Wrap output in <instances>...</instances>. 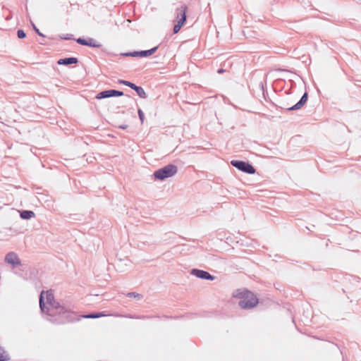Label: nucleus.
I'll return each instance as SVG.
<instances>
[{"instance_id": "nucleus-1", "label": "nucleus", "mask_w": 361, "mask_h": 361, "mask_svg": "<svg viewBox=\"0 0 361 361\" xmlns=\"http://www.w3.org/2000/svg\"><path fill=\"white\" fill-rule=\"evenodd\" d=\"M43 294L44 291L39 295V307L42 312L47 314V319L51 323L61 324L78 320L73 312L67 310L55 300L49 306H46Z\"/></svg>"}, {"instance_id": "nucleus-2", "label": "nucleus", "mask_w": 361, "mask_h": 361, "mask_svg": "<svg viewBox=\"0 0 361 361\" xmlns=\"http://www.w3.org/2000/svg\"><path fill=\"white\" fill-rule=\"evenodd\" d=\"M233 296L239 298L238 305L242 309L250 310L256 307L259 302L257 296L247 289H238L234 291Z\"/></svg>"}, {"instance_id": "nucleus-3", "label": "nucleus", "mask_w": 361, "mask_h": 361, "mask_svg": "<svg viewBox=\"0 0 361 361\" xmlns=\"http://www.w3.org/2000/svg\"><path fill=\"white\" fill-rule=\"evenodd\" d=\"M178 172V167L172 164H167L156 170L153 173L155 180H164L173 176Z\"/></svg>"}, {"instance_id": "nucleus-4", "label": "nucleus", "mask_w": 361, "mask_h": 361, "mask_svg": "<svg viewBox=\"0 0 361 361\" xmlns=\"http://www.w3.org/2000/svg\"><path fill=\"white\" fill-rule=\"evenodd\" d=\"M231 164L239 171L247 174H254L256 172L255 167L248 161L242 160H232Z\"/></svg>"}, {"instance_id": "nucleus-5", "label": "nucleus", "mask_w": 361, "mask_h": 361, "mask_svg": "<svg viewBox=\"0 0 361 361\" xmlns=\"http://www.w3.org/2000/svg\"><path fill=\"white\" fill-rule=\"evenodd\" d=\"M187 11L188 6L185 4L182 3L178 7H177L175 10V17L176 21L186 23L187 20Z\"/></svg>"}, {"instance_id": "nucleus-6", "label": "nucleus", "mask_w": 361, "mask_h": 361, "mask_svg": "<svg viewBox=\"0 0 361 361\" xmlns=\"http://www.w3.org/2000/svg\"><path fill=\"white\" fill-rule=\"evenodd\" d=\"M123 95H124V93L122 91L110 89V90H106L99 92L96 95L95 98L97 99H103L113 97H121Z\"/></svg>"}, {"instance_id": "nucleus-7", "label": "nucleus", "mask_w": 361, "mask_h": 361, "mask_svg": "<svg viewBox=\"0 0 361 361\" xmlns=\"http://www.w3.org/2000/svg\"><path fill=\"white\" fill-rule=\"evenodd\" d=\"M190 274L195 276V277L201 279L213 281L215 279V276L209 274L208 271L199 269H192L190 271Z\"/></svg>"}, {"instance_id": "nucleus-8", "label": "nucleus", "mask_w": 361, "mask_h": 361, "mask_svg": "<svg viewBox=\"0 0 361 361\" xmlns=\"http://www.w3.org/2000/svg\"><path fill=\"white\" fill-rule=\"evenodd\" d=\"M76 42L82 46H87L90 47L94 48H101L102 47V44L99 43L96 39L92 37H88L87 39L83 37H78L75 39Z\"/></svg>"}, {"instance_id": "nucleus-9", "label": "nucleus", "mask_w": 361, "mask_h": 361, "mask_svg": "<svg viewBox=\"0 0 361 361\" xmlns=\"http://www.w3.org/2000/svg\"><path fill=\"white\" fill-rule=\"evenodd\" d=\"M307 99L308 93L307 92H305L301 97L300 99L295 104L291 106H288L287 105H285L283 108L288 111L299 110L307 103Z\"/></svg>"}, {"instance_id": "nucleus-10", "label": "nucleus", "mask_w": 361, "mask_h": 361, "mask_svg": "<svg viewBox=\"0 0 361 361\" xmlns=\"http://www.w3.org/2000/svg\"><path fill=\"white\" fill-rule=\"evenodd\" d=\"M4 260L6 263L11 264L13 268H16L18 266L21 265V262L18 256L13 252L7 253Z\"/></svg>"}, {"instance_id": "nucleus-11", "label": "nucleus", "mask_w": 361, "mask_h": 361, "mask_svg": "<svg viewBox=\"0 0 361 361\" xmlns=\"http://www.w3.org/2000/svg\"><path fill=\"white\" fill-rule=\"evenodd\" d=\"M79 62V60L77 57H67V58H63L60 59L57 61L58 65H63L68 66L72 64H76Z\"/></svg>"}, {"instance_id": "nucleus-12", "label": "nucleus", "mask_w": 361, "mask_h": 361, "mask_svg": "<svg viewBox=\"0 0 361 361\" xmlns=\"http://www.w3.org/2000/svg\"><path fill=\"white\" fill-rule=\"evenodd\" d=\"M20 216L25 220H29L35 216V214L32 210H21L20 211Z\"/></svg>"}, {"instance_id": "nucleus-13", "label": "nucleus", "mask_w": 361, "mask_h": 361, "mask_svg": "<svg viewBox=\"0 0 361 361\" xmlns=\"http://www.w3.org/2000/svg\"><path fill=\"white\" fill-rule=\"evenodd\" d=\"M159 46H156L148 50L139 51V57H148L154 54L158 49Z\"/></svg>"}, {"instance_id": "nucleus-14", "label": "nucleus", "mask_w": 361, "mask_h": 361, "mask_svg": "<svg viewBox=\"0 0 361 361\" xmlns=\"http://www.w3.org/2000/svg\"><path fill=\"white\" fill-rule=\"evenodd\" d=\"M106 314L104 312H91L83 316L84 318L88 319H97L102 317H104Z\"/></svg>"}, {"instance_id": "nucleus-15", "label": "nucleus", "mask_w": 361, "mask_h": 361, "mask_svg": "<svg viewBox=\"0 0 361 361\" xmlns=\"http://www.w3.org/2000/svg\"><path fill=\"white\" fill-rule=\"evenodd\" d=\"M133 90H135L137 94L142 99H146L147 97L145 91L141 86L136 85Z\"/></svg>"}, {"instance_id": "nucleus-16", "label": "nucleus", "mask_w": 361, "mask_h": 361, "mask_svg": "<svg viewBox=\"0 0 361 361\" xmlns=\"http://www.w3.org/2000/svg\"><path fill=\"white\" fill-rule=\"evenodd\" d=\"M10 360L8 354H7L2 347H0V361H8Z\"/></svg>"}, {"instance_id": "nucleus-17", "label": "nucleus", "mask_w": 361, "mask_h": 361, "mask_svg": "<svg viewBox=\"0 0 361 361\" xmlns=\"http://www.w3.org/2000/svg\"><path fill=\"white\" fill-rule=\"evenodd\" d=\"M118 83L124 85L126 86H128L130 88H131L132 90H133L135 87V86L137 85H135V83H133V82H132L130 81L125 80H118Z\"/></svg>"}, {"instance_id": "nucleus-18", "label": "nucleus", "mask_w": 361, "mask_h": 361, "mask_svg": "<svg viewBox=\"0 0 361 361\" xmlns=\"http://www.w3.org/2000/svg\"><path fill=\"white\" fill-rule=\"evenodd\" d=\"M185 24V23L179 21L176 22L173 28V34L178 33Z\"/></svg>"}, {"instance_id": "nucleus-19", "label": "nucleus", "mask_w": 361, "mask_h": 361, "mask_svg": "<svg viewBox=\"0 0 361 361\" xmlns=\"http://www.w3.org/2000/svg\"><path fill=\"white\" fill-rule=\"evenodd\" d=\"M121 55L123 56L139 57V51L124 52V53H121Z\"/></svg>"}, {"instance_id": "nucleus-20", "label": "nucleus", "mask_w": 361, "mask_h": 361, "mask_svg": "<svg viewBox=\"0 0 361 361\" xmlns=\"http://www.w3.org/2000/svg\"><path fill=\"white\" fill-rule=\"evenodd\" d=\"M127 296L128 298H137V300H140L142 298V295L137 293L135 292H130L127 294Z\"/></svg>"}, {"instance_id": "nucleus-21", "label": "nucleus", "mask_w": 361, "mask_h": 361, "mask_svg": "<svg viewBox=\"0 0 361 361\" xmlns=\"http://www.w3.org/2000/svg\"><path fill=\"white\" fill-rule=\"evenodd\" d=\"M54 300H54V295L52 293H47V303L48 306H49L51 303H53Z\"/></svg>"}, {"instance_id": "nucleus-22", "label": "nucleus", "mask_w": 361, "mask_h": 361, "mask_svg": "<svg viewBox=\"0 0 361 361\" xmlns=\"http://www.w3.org/2000/svg\"><path fill=\"white\" fill-rule=\"evenodd\" d=\"M17 36L19 39H24L26 37V33L23 30L19 29L17 31Z\"/></svg>"}, {"instance_id": "nucleus-23", "label": "nucleus", "mask_w": 361, "mask_h": 361, "mask_svg": "<svg viewBox=\"0 0 361 361\" xmlns=\"http://www.w3.org/2000/svg\"><path fill=\"white\" fill-rule=\"evenodd\" d=\"M137 114H138V116H139V118L140 120V122L142 124L144 123V120H145L144 112L142 111V110L141 109L139 108L137 109Z\"/></svg>"}, {"instance_id": "nucleus-24", "label": "nucleus", "mask_w": 361, "mask_h": 361, "mask_svg": "<svg viewBox=\"0 0 361 361\" xmlns=\"http://www.w3.org/2000/svg\"><path fill=\"white\" fill-rule=\"evenodd\" d=\"M32 28H33V30H35V32H36L39 36L42 37H45V35H43V34L39 31V29L35 26V25L33 23H32Z\"/></svg>"}, {"instance_id": "nucleus-25", "label": "nucleus", "mask_w": 361, "mask_h": 361, "mask_svg": "<svg viewBox=\"0 0 361 361\" xmlns=\"http://www.w3.org/2000/svg\"><path fill=\"white\" fill-rule=\"evenodd\" d=\"M61 39H65V40H72L74 39L73 35L71 34H67L66 35H61Z\"/></svg>"}, {"instance_id": "nucleus-26", "label": "nucleus", "mask_w": 361, "mask_h": 361, "mask_svg": "<svg viewBox=\"0 0 361 361\" xmlns=\"http://www.w3.org/2000/svg\"><path fill=\"white\" fill-rule=\"evenodd\" d=\"M119 128L123 129V130H125V129H126L128 128V126L127 125H122V126H120Z\"/></svg>"}, {"instance_id": "nucleus-27", "label": "nucleus", "mask_w": 361, "mask_h": 361, "mask_svg": "<svg viewBox=\"0 0 361 361\" xmlns=\"http://www.w3.org/2000/svg\"><path fill=\"white\" fill-rule=\"evenodd\" d=\"M130 318H137V319H141V318H145L146 317L143 316V317H135V316H129Z\"/></svg>"}, {"instance_id": "nucleus-28", "label": "nucleus", "mask_w": 361, "mask_h": 361, "mask_svg": "<svg viewBox=\"0 0 361 361\" xmlns=\"http://www.w3.org/2000/svg\"><path fill=\"white\" fill-rule=\"evenodd\" d=\"M224 70L223 68H219V69H218V71H217V73H224Z\"/></svg>"}, {"instance_id": "nucleus-29", "label": "nucleus", "mask_w": 361, "mask_h": 361, "mask_svg": "<svg viewBox=\"0 0 361 361\" xmlns=\"http://www.w3.org/2000/svg\"><path fill=\"white\" fill-rule=\"evenodd\" d=\"M128 98L131 99L132 97L130 95H126Z\"/></svg>"}]
</instances>
